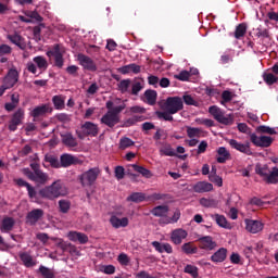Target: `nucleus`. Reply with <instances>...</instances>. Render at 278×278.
Segmentation results:
<instances>
[{
	"mask_svg": "<svg viewBox=\"0 0 278 278\" xmlns=\"http://www.w3.org/2000/svg\"><path fill=\"white\" fill-rule=\"evenodd\" d=\"M37 194L38 202L35 203H42V200L40 199H49L50 201H53L55 199H60V197H66L68 194V190L66 189V186H64L63 181L55 180L50 186L40 189Z\"/></svg>",
	"mask_w": 278,
	"mask_h": 278,
	"instance_id": "nucleus-1",
	"label": "nucleus"
},
{
	"mask_svg": "<svg viewBox=\"0 0 278 278\" xmlns=\"http://www.w3.org/2000/svg\"><path fill=\"white\" fill-rule=\"evenodd\" d=\"M106 109L109 110L105 115L102 116L101 123L106 127H114L121 123V113L125 110V103L114 106V102L108 101Z\"/></svg>",
	"mask_w": 278,
	"mask_h": 278,
	"instance_id": "nucleus-2",
	"label": "nucleus"
},
{
	"mask_svg": "<svg viewBox=\"0 0 278 278\" xmlns=\"http://www.w3.org/2000/svg\"><path fill=\"white\" fill-rule=\"evenodd\" d=\"M208 112L220 125H233V114H226L216 105L210 106Z\"/></svg>",
	"mask_w": 278,
	"mask_h": 278,
	"instance_id": "nucleus-3",
	"label": "nucleus"
},
{
	"mask_svg": "<svg viewBox=\"0 0 278 278\" xmlns=\"http://www.w3.org/2000/svg\"><path fill=\"white\" fill-rule=\"evenodd\" d=\"M24 175L30 179V181H34L35 184H38L39 186H45L46 184H49L50 177L49 174L37 170L36 173L31 172L29 168L23 169Z\"/></svg>",
	"mask_w": 278,
	"mask_h": 278,
	"instance_id": "nucleus-4",
	"label": "nucleus"
},
{
	"mask_svg": "<svg viewBox=\"0 0 278 278\" xmlns=\"http://www.w3.org/2000/svg\"><path fill=\"white\" fill-rule=\"evenodd\" d=\"M164 108L169 114H177L184 110V99L179 97H169L166 99Z\"/></svg>",
	"mask_w": 278,
	"mask_h": 278,
	"instance_id": "nucleus-5",
	"label": "nucleus"
},
{
	"mask_svg": "<svg viewBox=\"0 0 278 278\" xmlns=\"http://www.w3.org/2000/svg\"><path fill=\"white\" fill-rule=\"evenodd\" d=\"M64 47L60 45H55L53 48L47 51L48 58H54V63L58 68H62L64 66Z\"/></svg>",
	"mask_w": 278,
	"mask_h": 278,
	"instance_id": "nucleus-6",
	"label": "nucleus"
},
{
	"mask_svg": "<svg viewBox=\"0 0 278 278\" xmlns=\"http://www.w3.org/2000/svg\"><path fill=\"white\" fill-rule=\"evenodd\" d=\"M99 175H101V169L99 167H92L89 170L81 174L80 181L83 186H92V184L97 181Z\"/></svg>",
	"mask_w": 278,
	"mask_h": 278,
	"instance_id": "nucleus-7",
	"label": "nucleus"
},
{
	"mask_svg": "<svg viewBox=\"0 0 278 278\" xmlns=\"http://www.w3.org/2000/svg\"><path fill=\"white\" fill-rule=\"evenodd\" d=\"M250 140L254 147H261L262 149H268L270 144L275 141V139L270 136H257L256 134L250 135Z\"/></svg>",
	"mask_w": 278,
	"mask_h": 278,
	"instance_id": "nucleus-8",
	"label": "nucleus"
},
{
	"mask_svg": "<svg viewBox=\"0 0 278 278\" xmlns=\"http://www.w3.org/2000/svg\"><path fill=\"white\" fill-rule=\"evenodd\" d=\"M123 212L115 211L110 217V224L114 229L129 227V217H121Z\"/></svg>",
	"mask_w": 278,
	"mask_h": 278,
	"instance_id": "nucleus-9",
	"label": "nucleus"
},
{
	"mask_svg": "<svg viewBox=\"0 0 278 278\" xmlns=\"http://www.w3.org/2000/svg\"><path fill=\"white\" fill-rule=\"evenodd\" d=\"M227 142L231 147V149H235L240 153H244L245 155H253V151H251V143H242L236 139H228Z\"/></svg>",
	"mask_w": 278,
	"mask_h": 278,
	"instance_id": "nucleus-10",
	"label": "nucleus"
},
{
	"mask_svg": "<svg viewBox=\"0 0 278 278\" xmlns=\"http://www.w3.org/2000/svg\"><path fill=\"white\" fill-rule=\"evenodd\" d=\"M25 118V111L23 109H18L12 116L10 123H9V129L10 131H16L18 125L23 123V119Z\"/></svg>",
	"mask_w": 278,
	"mask_h": 278,
	"instance_id": "nucleus-11",
	"label": "nucleus"
},
{
	"mask_svg": "<svg viewBox=\"0 0 278 278\" xmlns=\"http://www.w3.org/2000/svg\"><path fill=\"white\" fill-rule=\"evenodd\" d=\"M18 83V72L14 68H11L7 76L3 79V85L10 90V88H14Z\"/></svg>",
	"mask_w": 278,
	"mask_h": 278,
	"instance_id": "nucleus-12",
	"label": "nucleus"
},
{
	"mask_svg": "<svg viewBox=\"0 0 278 278\" xmlns=\"http://www.w3.org/2000/svg\"><path fill=\"white\" fill-rule=\"evenodd\" d=\"M22 23H40L42 17L36 11H24V15L18 16Z\"/></svg>",
	"mask_w": 278,
	"mask_h": 278,
	"instance_id": "nucleus-13",
	"label": "nucleus"
},
{
	"mask_svg": "<svg viewBox=\"0 0 278 278\" xmlns=\"http://www.w3.org/2000/svg\"><path fill=\"white\" fill-rule=\"evenodd\" d=\"M244 223H245V229L250 233H260V231L264 229V224L260 220L245 219Z\"/></svg>",
	"mask_w": 278,
	"mask_h": 278,
	"instance_id": "nucleus-14",
	"label": "nucleus"
},
{
	"mask_svg": "<svg viewBox=\"0 0 278 278\" xmlns=\"http://www.w3.org/2000/svg\"><path fill=\"white\" fill-rule=\"evenodd\" d=\"M15 184H17V186H22V187L27 188L29 199H31V201L34 203L39 201L38 200V191L34 187H31V185H29L27 181L20 178V179L15 180Z\"/></svg>",
	"mask_w": 278,
	"mask_h": 278,
	"instance_id": "nucleus-15",
	"label": "nucleus"
},
{
	"mask_svg": "<svg viewBox=\"0 0 278 278\" xmlns=\"http://www.w3.org/2000/svg\"><path fill=\"white\" fill-rule=\"evenodd\" d=\"M78 62L85 71H97V64H94V61L87 55L78 54Z\"/></svg>",
	"mask_w": 278,
	"mask_h": 278,
	"instance_id": "nucleus-16",
	"label": "nucleus"
},
{
	"mask_svg": "<svg viewBox=\"0 0 278 278\" xmlns=\"http://www.w3.org/2000/svg\"><path fill=\"white\" fill-rule=\"evenodd\" d=\"M186 238H188V231L181 228L175 229L170 233V240L174 244H181Z\"/></svg>",
	"mask_w": 278,
	"mask_h": 278,
	"instance_id": "nucleus-17",
	"label": "nucleus"
},
{
	"mask_svg": "<svg viewBox=\"0 0 278 278\" xmlns=\"http://www.w3.org/2000/svg\"><path fill=\"white\" fill-rule=\"evenodd\" d=\"M199 243L200 249H204V251H213V249H216V241L210 236L200 238Z\"/></svg>",
	"mask_w": 278,
	"mask_h": 278,
	"instance_id": "nucleus-18",
	"label": "nucleus"
},
{
	"mask_svg": "<svg viewBox=\"0 0 278 278\" xmlns=\"http://www.w3.org/2000/svg\"><path fill=\"white\" fill-rule=\"evenodd\" d=\"M67 238L71 242H79V244H86V242H88V236L83 232L70 231Z\"/></svg>",
	"mask_w": 278,
	"mask_h": 278,
	"instance_id": "nucleus-19",
	"label": "nucleus"
},
{
	"mask_svg": "<svg viewBox=\"0 0 278 278\" xmlns=\"http://www.w3.org/2000/svg\"><path fill=\"white\" fill-rule=\"evenodd\" d=\"M52 111H53V109H51V106L49 104H42L40 106H36L30 112V116H33L34 118H38V116H45V114H49Z\"/></svg>",
	"mask_w": 278,
	"mask_h": 278,
	"instance_id": "nucleus-20",
	"label": "nucleus"
},
{
	"mask_svg": "<svg viewBox=\"0 0 278 278\" xmlns=\"http://www.w3.org/2000/svg\"><path fill=\"white\" fill-rule=\"evenodd\" d=\"M45 212L40 208L33 210L27 214V223L30 225H36L40 218H42Z\"/></svg>",
	"mask_w": 278,
	"mask_h": 278,
	"instance_id": "nucleus-21",
	"label": "nucleus"
},
{
	"mask_svg": "<svg viewBox=\"0 0 278 278\" xmlns=\"http://www.w3.org/2000/svg\"><path fill=\"white\" fill-rule=\"evenodd\" d=\"M193 190L198 193L212 192L214 186L207 181H199L193 186Z\"/></svg>",
	"mask_w": 278,
	"mask_h": 278,
	"instance_id": "nucleus-22",
	"label": "nucleus"
},
{
	"mask_svg": "<svg viewBox=\"0 0 278 278\" xmlns=\"http://www.w3.org/2000/svg\"><path fill=\"white\" fill-rule=\"evenodd\" d=\"M85 136H97L99 134V128L96 124L91 122H86L81 127Z\"/></svg>",
	"mask_w": 278,
	"mask_h": 278,
	"instance_id": "nucleus-23",
	"label": "nucleus"
},
{
	"mask_svg": "<svg viewBox=\"0 0 278 278\" xmlns=\"http://www.w3.org/2000/svg\"><path fill=\"white\" fill-rule=\"evenodd\" d=\"M61 167L68 168V166H73V164H77V157L72 154H62L61 155Z\"/></svg>",
	"mask_w": 278,
	"mask_h": 278,
	"instance_id": "nucleus-24",
	"label": "nucleus"
},
{
	"mask_svg": "<svg viewBox=\"0 0 278 278\" xmlns=\"http://www.w3.org/2000/svg\"><path fill=\"white\" fill-rule=\"evenodd\" d=\"M213 220L218 225V227H222L223 229H231V224L227 222V218L224 215L215 214L211 215Z\"/></svg>",
	"mask_w": 278,
	"mask_h": 278,
	"instance_id": "nucleus-25",
	"label": "nucleus"
},
{
	"mask_svg": "<svg viewBox=\"0 0 278 278\" xmlns=\"http://www.w3.org/2000/svg\"><path fill=\"white\" fill-rule=\"evenodd\" d=\"M151 214L159 218H168V207L166 205H159L151 210Z\"/></svg>",
	"mask_w": 278,
	"mask_h": 278,
	"instance_id": "nucleus-26",
	"label": "nucleus"
},
{
	"mask_svg": "<svg viewBox=\"0 0 278 278\" xmlns=\"http://www.w3.org/2000/svg\"><path fill=\"white\" fill-rule=\"evenodd\" d=\"M181 218V212L179 210H176L172 217H164L160 219V225H172L174 223H177Z\"/></svg>",
	"mask_w": 278,
	"mask_h": 278,
	"instance_id": "nucleus-27",
	"label": "nucleus"
},
{
	"mask_svg": "<svg viewBox=\"0 0 278 278\" xmlns=\"http://www.w3.org/2000/svg\"><path fill=\"white\" fill-rule=\"evenodd\" d=\"M212 262H215L216 264L223 262L224 260H227V249L222 248L217 250L212 256Z\"/></svg>",
	"mask_w": 278,
	"mask_h": 278,
	"instance_id": "nucleus-28",
	"label": "nucleus"
},
{
	"mask_svg": "<svg viewBox=\"0 0 278 278\" xmlns=\"http://www.w3.org/2000/svg\"><path fill=\"white\" fill-rule=\"evenodd\" d=\"M230 153L225 147H220L217 149V162L218 164H225L226 160L230 157Z\"/></svg>",
	"mask_w": 278,
	"mask_h": 278,
	"instance_id": "nucleus-29",
	"label": "nucleus"
},
{
	"mask_svg": "<svg viewBox=\"0 0 278 278\" xmlns=\"http://www.w3.org/2000/svg\"><path fill=\"white\" fill-rule=\"evenodd\" d=\"M61 138L63 144H65L66 147H77V139H75V137H73L71 132L62 134Z\"/></svg>",
	"mask_w": 278,
	"mask_h": 278,
	"instance_id": "nucleus-30",
	"label": "nucleus"
},
{
	"mask_svg": "<svg viewBox=\"0 0 278 278\" xmlns=\"http://www.w3.org/2000/svg\"><path fill=\"white\" fill-rule=\"evenodd\" d=\"M144 102L148 103V105H155V102L157 101V92L155 90H147L144 92Z\"/></svg>",
	"mask_w": 278,
	"mask_h": 278,
	"instance_id": "nucleus-31",
	"label": "nucleus"
},
{
	"mask_svg": "<svg viewBox=\"0 0 278 278\" xmlns=\"http://www.w3.org/2000/svg\"><path fill=\"white\" fill-rule=\"evenodd\" d=\"M266 184H278V167H273L265 178Z\"/></svg>",
	"mask_w": 278,
	"mask_h": 278,
	"instance_id": "nucleus-32",
	"label": "nucleus"
},
{
	"mask_svg": "<svg viewBox=\"0 0 278 278\" xmlns=\"http://www.w3.org/2000/svg\"><path fill=\"white\" fill-rule=\"evenodd\" d=\"M33 61L35 62L39 71H47V68H49V62H47V59H45V56H35Z\"/></svg>",
	"mask_w": 278,
	"mask_h": 278,
	"instance_id": "nucleus-33",
	"label": "nucleus"
},
{
	"mask_svg": "<svg viewBox=\"0 0 278 278\" xmlns=\"http://www.w3.org/2000/svg\"><path fill=\"white\" fill-rule=\"evenodd\" d=\"M263 80L267 86H273V84H277L278 76L275 75L273 72H266L263 74Z\"/></svg>",
	"mask_w": 278,
	"mask_h": 278,
	"instance_id": "nucleus-34",
	"label": "nucleus"
},
{
	"mask_svg": "<svg viewBox=\"0 0 278 278\" xmlns=\"http://www.w3.org/2000/svg\"><path fill=\"white\" fill-rule=\"evenodd\" d=\"M127 201H131L132 203H142V201H147V194L142 192H135L127 198Z\"/></svg>",
	"mask_w": 278,
	"mask_h": 278,
	"instance_id": "nucleus-35",
	"label": "nucleus"
},
{
	"mask_svg": "<svg viewBox=\"0 0 278 278\" xmlns=\"http://www.w3.org/2000/svg\"><path fill=\"white\" fill-rule=\"evenodd\" d=\"M208 179L210 181H212V184H215V186H218V188H222L223 186V178L218 175H216V168H212L211 174L208 175Z\"/></svg>",
	"mask_w": 278,
	"mask_h": 278,
	"instance_id": "nucleus-36",
	"label": "nucleus"
},
{
	"mask_svg": "<svg viewBox=\"0 0 278 278\" xmlns=\"http://www.w3.org/2000/svg\"><path fill=\"white\" fill-rule=\"evenodd\" d=\"M12 227H14V219L12 217H5L2 220L1 231L2 232L12 231Z\"/></svg>",
	"mask_w": 278,
	"mask_h": 278,
	"instance_id": "nucleus-37",
	"label": "nucleus"
},
{
	"mask_svg": "<svg viewBox=\"0 0 278 278\" xmlns=\"http://www.w3.org/2000/svg\"><path fill=\"white\" fill-rule=\"evenodd\" d=\"M134 170H136V173H139L140 175H142V177H146V179H151V177H153V173H151V170L140 166V165H132Z\"/></svg>",
	"mask_w": 278,
	"mask_h": 278,
	"instance_id": "nucleus-38",
	"label": "nucleus"
},
{
	"mask_svg": "<svg viewBox=\"0 0 278 278\" xmlns=\"http://www.w3.org/2000/svg\"><path fill=\"white\" fill-rule=\"evenodd\" d=\"M181 250L184 253H186V255H194V253H198L199 251V249L191 242L182 244Z\"/></svg>",
	"mask_w": 278,
	"mask_h": 278,
	"instance_id": "nucleus-39",
	"label": "nucleus"
},
{
	"mask_svg": "<svg viewBox=\"0 0 278 278\" xmlns=\"http://www.w3.org/2000/svg\"><path fill=\"white\" fill-rule=\"evenodd\" d=\"M245 34H247V24H239L235 30V38L237 40H240V38H244Z\"/></svg>",
	"mask_w": 278,
	"mask_h": 278,
	"instance_id": "nucleus-40",
	"label": "nucleus"
},
{
	"mask_svg": "<svg viewBox=\"0 0 278 278\" xmlns=\"http://www.w3.org/2000/svg\"><path fill=\"white\" fill-rule=\"evenodd\" d=\"M202 134H203V130H201V128H194V127L187 126L188 138H201Z\"/></svg>",
	"mask_w": 278,
	"mask_h": 278,
	"instance_id": "nucleus-41",
	"label": "nucleus"
},
{
	"mask_svg": "<svg viewBox=\"0 0 278 278\" xmlns=\"http://www.w3.org/2000/svg\"><path fill=\"white\" fill-rule=\"evenodd\" d=\"M185 273L187 275H190L192 278H198L199 277V267L188 264L185 266Z\"/></svg>",
	"mask_w": 278,
	"mask_h": 278,
	"instance_id": "nucleus-42",
	"label": "nucleus"
},
{
	"mask_svg": "<svg viewBox=\"0 0 278 278\" xmlns=\"http://www.w3.org/2000/svg\"><path fill=\"white\" fill-rule=\"evenodd\" d=\"M45 162H48V164H50V166H52V168H61V164H60V161L58 160V157H55L51 154H47L45 156Z\"/></svg>",
	"mask_w": 278,
	"mask_h": 278,
	"instance_id": "nucleus-43",
	"label": "nucleus"
},
{
	"mask_svg": "<svg viewBox=\"0 0 278 278\" xmlns=\"http://www.w3.org/2000/svg\"><path fill=\"white\" fill-rule=\"evenodd\" d=\"M257 134H268V136H275L277 134V130L275 128H271L270 126H258L256 128Z\"/></svg>",
	"mask_w": 278,
	"mask_h": 278,
	"instance_id": "nucleus-44",
	"label": "nucleus"
},
{
	"mask_svg": "<svg viewBox=\"0 0 278 278\" xmlns=\"http://www.w3.org/2000/svg\"><path fill=\"white\" fill-rule=\"evenodd\" d=\"M160 154L161 155H166L167 157H175L176 153H175V150L173 149V147L170 146H163L161 149H160Z\"/></svg>",
	"mask_w": 278,
	"mask_h": 278,
	"instance_id": "nucleus-45",
	"label": "nucleus"
},
{
	"mask_svg": "<svg viewBox=\"0 0 278 278\" xmlns=\"http://www.w3.org/2000/svg\"><path fill=\"white\" fill-rule=\"evenodd\" d=\"M134 144H135L134 140L127 137H123L119 140V149H122V151H125V149H129V147H134Z\"/></svg>",
	"mask_w": 278,
	"mask_h": 278,
	"instance_id": "nucleus-46",
	"label": "nucleus"
},
{
	"mask_svg": "<svg viewBox=\"0 0 278 278\" xmlns=\"http://www.w3.org/2000/svg\"><path fill=\"white\" fill-rule=\"evenodd\" d=\"M20 257H21L23 264L26 265L28 268L36 264V263H34V258L31 257V255H29L28 253H22L20 255Z\"/></svg>",
	"mask_w": 278,
	"mask_h": 278,
	"instance_id": "nucleus-47",
	"label": "nucleus"
},
{
	"mask_svg": "<svg viewBox=\"0 0 278 278\" xmlns=\"http://www.w3.org/2000/svg\"><path fill=\"white\" fill-rule=\"evenodd\" d=\"M99 270L104 275H114L116 273V267L114 265H101Z\"/></svg>",
	"mask_w": 278,
	"mask_h": 278,
	"instance_id": "nucleus-48",
	"label": "nucleus"
},
{
	"mask_svg": "<svg viewBox=\"0 0 278 278\" xmlns=\"http://www.w3.org/2000/svg\"><path fill=\"white\" fill-rule=\"evenodd\" d=\"M8 39L13 43L16 45V47H20L23 49V38L21 35H9Z\"/></svg>",
	"mask_w": 278,
	"mask_h": 278,
	"instance_id": "nucleus-49",
	"label": "nucleus"
},
{
	"mask_svg": "<svg viewBox=\"0 0 278 278\" xmlns=\"http://www.w3.org/2000/svg\"><path fill=\"white\" fill-rule=\"evenodd\" d=\"M39 273L42 275L43 278H55V274L53 270L49 269V267L40 266Z\"/></svg>",
	"mask_w": 278,
	"mask_h": 278,
	"instance_id": "nucleus-50",
	"label": "nucleus"
},
{
	"mask_svg": "<svg viewBox=\"0 0 278 278\" xmlns=\"http://www.w3.org/2000/svg\"><path fill=\"white\" fill-rule=\"evenodd\" d=\"M52 101L56 110H64V98L62 96H54Z\"/></svg>",
	"mask_w": 278,
	"mask_h": 278,
	"instance_id": "nucleus-51",
	"label": "nucleus"
},
{
	"mask_svg": "<svg viewBox=\"0 0 278 278\" xmlns=\"http://www.w3.org/2000/svg\"><path fill=\"white\" fill-rule=\"evenodd\" d=\"M59 207H60V212H62L63 214H66V212L71 210V202L66 200H60Z\"/></svg>",
	"mask_w": 278,
	"mask_h": 278,
	"instance_id": "nucleus-52",
	"label": "nucleus"
},
{
	"mask_svg": "<svg viewBox=\"0 0 278 278\" xmlns=\"http://www.w3.org/2000/svg\"><path fill=\"white\" fill-rule=\"evenodd\" d=\"M117 262L122 265V266H129V256L125 253H121L117 257Z\"/></svg>",
	"mask_w": 278,
	"mask_h": 278,
	"instance_id": "nucleus-53",
	"label": "nucleus"
},
{
	"mask_svg": "<svg viewBox=\"0 0 278 278\" xmlns=\"http://www.w3.org/2000/svg\"><path fill=\"white\" fill-rule=\"evenodd\" d=\"M195 123L198 125H204L205 127H214V121L210 118H197Z\"/></svg>",
	"mask_w": 278,
	"mask_h": 278,
	"instance_id": "nucleus-54",
	"label": "nucleus"
},
{
	"mask_svg": "<svg viewBox=\"0 0 278 278\" xmlns=\"http://www.w3.org/2000/svg\"><path fill=\"white\" fill-rule=\"evenodd\" d=\"M10 0H0V14H5L10 11Z\"/></svg>",
	"mask_w": 278,
	"mask_h": 278,
	"instance_id": "nucleus-55",
	"label": "nucleus"
},
{
	"mask_svg": "<svg viewBox=\"0 0 278 278\" xmlns=\"http://www.w3.org/2000/svg\"><path fill=\"white\" fill-rule=\"evenodd\" d=\"M175 79H179V81H188V79H190V72L182 71L178 75H175Z\"/></svg>",
	"mask_w": 278,
	"mask_h": 278,
	"instance_id": "nucleus-56",
	"label": "nucleus"
},
{
	"mask_svg": "<svg viewBox=\"0 0 278 278\" xmlns=\"http://www.w3.org/2000/svg\"><path fill=\"white\" fill-rule=\"evenodd\" d=\"M222 105H225V103H229V101L233 99V94L231 93V91H224L222 93Z\"/></svg>",
	"mask_w": 278,
	"mask_h": 278,
	"instance_id": "nucleus-57",
	"label": "nucleus"
},
{
	"mask_svg": "<svg viewBox=\"0 0 278 278\" xmlns=\"http://www.w3.org/2000/svg\"><path fill=\"white\" fill-rule=\"evenodd\" d=\"M173 114L175 113H169L168 111H162L157 113L159 118H163V121H173Z\"/></svg>",
	"mask_w": 278,
	"mask_h": 278,
	"instance_id": "nucleus-58",
	"label": "nucleus"
},
{
	"mask_svg": "<svg viewBox=\"0 0 278 278\" xmlns=\"http://www.w3.org/2000/svg\"><path fill=\"white\" fill-rule=\"evenodd\" d=\"M129 86H131V80L126 79V80H122L119 83L118 88H119L121 92H127V90H129Z\"/></svg>",
	"mask_w": 278,
	"mask_h": 278,
	"instance_id": "nucleus-59",
	"label": "nucleus"
},
{
	"mask_svg": "<svg viewBox=\"0 0 278 278\" xmlns=\"http://www.w3.org/2000/svg\"><path fill=\"white\" fill-rule=\"evenodd\" d=\"M97 92H99V85H97V83H92L87 89V94L92 97V94H97Z\"/></svg>",
	"mask_w": 278,
	"mask_h": 278,
	"instance_id": "nucleus-60",
	"label": "nucleus"
},
{
	"mask_svg": "<svg viewBox=\"0 0 278 278\" xmlns=\"http://www.w3.org/2000/svg\"><path fill=\"white\" fill-rule=\"evenodd\" d=\"M182 101H185L186 105H198V102H195L194 98L190 94H185Z\"/></svg>",
	"mask_w": 278,
	"mask_h": 278,
	"instance_id": "nucleus-61",
	"label": "nucleus"
},
{
	"mask_svg": "<svg viewBox=\"0 0 278 278\" xmlns=\"http://www.w3.org/2000/svg\"><path fill=\"white\" fill-rule=\"evenodd\" d=\"M140 90H142V83L135 81L131 85V92H132V94H138V92H140Z\"/></svg>",
	"mask_w": 278,
	"mask_h": 278,
	"instance_id": "nucleus-62",
	"label": "nucleus"
},
{
	"mask_svg": "<svg viewBox=\"0 0 278 278\" xmlns=\"http://www.w3.org/2000/svg\"><path fill=\"white\" fill-rule=\"evenodd\" d=\"M116 179H123L125 177V168L123 166L115 167Z\"/></svg>",
	"mask_w": 278,
	"mask_h": 278,
	"instance_id": "nucleus-63",
	"label": "nucleus"
},
{
	"mask_svg": "<svg viewBox=\"0 0 278 278\" xmlns=\"http://www.w3.org/2000/svg\"><path fill=\"white\" fill-rule=\"evenodd\" d=\"M256 173L257 175H261V177H265L266 179V177L268 176V166L265 165L263 167H257Z\"/></svg>",
	"mask_w": 278,
	"mask_h": 278,
	"instance_id": "nucleus-64",
	"label": "nucleus"
}]
</instances>
